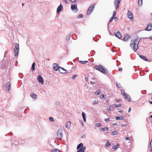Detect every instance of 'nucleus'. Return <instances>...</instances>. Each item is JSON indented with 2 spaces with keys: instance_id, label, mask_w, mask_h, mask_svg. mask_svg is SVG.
Masks as SVG:
<instances>
[{
  "instance_id": "338daca9",
  "label": "nucleus",
  "mask_w": 152,
  "mask_h": 152,
  "mask_svg": "<svg viewBox=\"0 0 152 152\" xmlns=\"http://www.w3.org/2000/svg\"><path fill=\"white\" fill-rule=\"evenodd\" d=\"M123 112V111L122 110H119L118 111V112L119 113H122Z\"/></svg>"
},
{
  "instance_id": "4d7b16f0",
  "label": "nucleus",
  "mask_w": 152,
  "mask_h": 152,
  "mask_svg": "<svg viewBox=\"0 0 152 152\" xmlns=\"http://www.w3.org/2000/svg\"><path fill=\"white\" fill-rule=\"evenodd\" d=\"M56 104L57 105H59L60 104V102H56Z\"/></svg>"
},
{
  "instance_id": "0e129e2a",
  "label": "nucleus",
  "mask_w": 152,
  "mask_h": 152,
  "mask_svg": "<svg viewBox=\"0 0 152 152\" xmlns=\"http://www.w3.org/2000/svg\"><path fill=\"white\" fill-rule=\"evenodd\" d=\"M91 79L93 80H96V77H93L92 78H91Z\"/></svg>"
},
{
  "instance_id": "a19ab883",
  "label": "nucleus",
  "mask_w": 152,
  "mask_h": 152,
  "mask_svg": "<svg viewBox=\"0 0 152 152\" xmlns=\"http://www.w3.org/2000/svg\"><path fill=\"white\" fill-rule=\"evenodd\" d=\"M49 120L53 122L54 121L53 118L52 117H50L49 118Z\"/></svg>"
},
{
  "instance_id": "5701e85b",
  "label": "nucleus",
  "mask_w": 152,
  "mask_h": 152,
  "mask_svg": "<svg viewBox=\"0 0 152 152\" xmlns=\"http://www.w3.org/2000/svg\"><path fill=\"white\" fill-rule=\"evenodd\" d=\"M125 119V118L124 116H116L115 117V119L117 120H124Z\"/></svg>"
},
{
  "instance_id": "5fc2aeb1",
  "label": "nucleus",
  "mask_w": 152,
  "mask_h": 152,
  "mask_svg": "<svg viewBox=\"0 0 152 152\" xmlns=\"http://www.w3.org/2000/svg\"><path fill=\"white\" fill-rule=\"evenodd\" d=\"M116 102H120L121 101V99H116Z\"/></svg>"
},
{
  "instance_id": "a878e982",
  "label": "nucleus",
  "mask_w": 152,
  "mask_h": 152,
  "mask_svg": "<svg viewBox=\"0 0 152 152\" xmlns=\"http://www.w3.org/2000/svg\"><path fill=\"white\" fill-rule=\"evenodd\" d=\"M35 62H33L31 65V70L32 71H34L35 69Z\"/></svg>"
},
{
  "instance_id": "e2e57ef3",
  "label": "nucleus",
  "mask_w": 152,
  "mask_h": 152,
  "mask_svg": "<svg viewBox=\"0 0 152 152\" xmlns=\"http://www.w3.org/2000/svg\"><path fill=\"white\" fill-rule=\"evenodd\" d=\"M80 122L81 124L82 125V126H83L84 124H83V122L82 121H80Z\"/></svg>"
},
{
  "instance_id": "603ef678",
  "label": "nucleus",
  "mask_w": 152,
  "mask_h": 152,
  "mask_svg": "<svg viewBox=\"0 0 152 152\" xmlns=\"http://www.w3.org/2000/svg\"><path fill=\"white\" fill-rule=\"evenodd\" d=\"M62 1L63 2L65 3L66 4H67V1L66 0H62Z\"/></svg>"
},
{
  "instance_id": "b1692460",
  "label": "nucleus",
  "mask_w": 152,
  "mask_h": 152,
  "mask_svg": "<svg viewBox=\"0 0 152 152\" xmlns=\"http://www.w3.org/2000/svg\"><path fill=\"white\" fill-rule=\"evenodd\" d=\"M82 117L83 118V121L85 122H86V115L85 113L84 112H83L82 113Z\"/></svg>"
},
{
  "instance_id": "6e6d98bb",
  "label": "nucleus",
  "mask_w": 152,
  "mask_h": 152,
  "mask_svg": "<svg viewBox=\"0 0 152 152\" xmlns=\"http://www.w3.org/2000/svg\"><path fill=\"white\" fill-rule=\"evenodd\" d=\"M126 124H122L121 125V127H124L126 126Z\"/></svg>"
},
{
  "instance_id": "393cba45",
  "label": "nucleus",
  "mask_w": 152,
  "mask_h": 152,
  "mask_svg": "<svg viewBox=\"0 0 152 152\" xmlns=\"http://www.w3.org/2000/svg\"><path fill=\"white\" fill-rule=\"evenodd\" d=\"M101 69H100V72L104 74H106V73L104 69H105L103 67V66L102 67Z\"/></svg>"
},
{
  "instance_id": "a18cd8bd",
  "label": "nucleus",
  "mask_w": 152,
  "mask_h": 152,
  "mask_svg": "<svg viewBox=\"0 0 152 152\" xmlns=\"http://www.w3.org/2000/svg\"><path fill=\"white\" fill-rule=\"evenodd\" d=\"M101 124L100 123H97L96 125V126H97V127H100L101 126Z\"/></svg>"
},
{
  "instance_id": "de8ad7c7",
  "label": "nucleus",
  "mask_w": 152,
  "mask_h": 152,
  "mask_svg": "<svg viewBox=\"0 0 152 152\" xmlns=\"http://www.w3.org/2000/svg\"><path fill=\"white\" fill-rule=\"evenodd\" d=\"M118 148L116 146H114L113 147V149L116 150Z\"/></svg>"
},
{
  "instance_id": "7ed1b4c3",
  "label": "nucleus",
  "mask_w": 152,
  "mask_h": 152,
  "mask_svg": "<svg viewBox=\"0 0 152 152\" xmlns=\"http://www.w3.org/2000/svg\"><path fill=\"white\" fill-rule=\"evenodd\" d=\"M15 56H17L18 54V53L19 51V45L17 43H15Z\"/></svg>"
},
{
  "instance_id": "72a5a7b5",
  "label": "nucleus",
  "mask_w": 152,
  "mask_h": 152,
  "mask_svg": "<svg viewBox=\"0 0 152 152\" xmlns=\"http://www.w3.org/2000/svg\"><path fill=\"white\" fill-rule=\"evenodd\" d=\"M100 92H101V91L100 90H97L95 92V94L96 95H98L99 94H100Z\"/></svg>"
},
{
  "instance_id": "4c0bfd02",
  "label": "nucleus",
  "mask_w": 152,
  "mask_h": 152,
  "mask_svg": "<svg viewBox=\"0 0 152 152\" xmlns=\"http://www.w3.org/2000/svg\"><path fill=\"white\" fill-rule=\"evenodd\" d=\"M59 68L61 69H62V70H64V72H65V73H67V70L65 69L64 68L60 66L59 67Z\"/></svg>"
},
{
  "instance_id": "13d9d810",
  "label": "nucleus",
  "mask_w": 152,
  "mask_h": 152,
  "mask_svg": "<svg viewBox=\"0 0 152 152\" xmlns=\"http://www.w3.org/2000/svg\"><path fill=\"white\" fill-rule=\"evenodd\" d=\"M122 70H123L122 68H120L118 69L119 71H120V72Z\"/></svg>"
},
{
  "instance_id": "20e7f679",
  "label": "nucleus",
  "mask_w": 152,
  "mask_h": 152,
  "mask_svg": "<svg viewBox=\"0 0 152 152\" xmlns=\"http://www.w3.org/2000/svg\"><path fill=\"white\" fill-rule=\"evenodd\" d=\"M95 6V4H93L91 5L88 8L87 12V15L90 14L94 10Z\"/></svg>"
},
{
  "instance_id": "ddd939ff",
  "label": "nucleus",
  "mask_w": 152,
  "mask_h": 152,
  "mask_svg": "<svg viewBox=\"0 0 152 152\" xmlns=\"http://www.w3.org/2000/svg\"><path fill=\"white\" fill-rule=\"evenodd\" d=\"M152 30V25L151 23L148 24L146 28L145 29V30L146 31H150Z\"/></svg>"
},
{
  "instance_id": "f704fd0d",
  "label": "nucleus",
  "mask_w": 152,
  "mask_h": 152,
  "mask_svg": "<svg viewBox=\"0 0 152 152\" xmlns=\"http://www.w3.org/2000/svg\"><path fill=\"white\" fill-rule=\"evenodd\" d=\"M114 18V17H113V16H112V17L110 18V20H109V22L107 24L108 25L109 24V23H111V22H112V21L113 20Z\"/></svg>"
},
{
  "instance_id": "f8f14e48",
  "label": "nucleus",
  "mask_w": 152,
  "mask_h": 152,
  "mask_svg": "<svg viewBox=\"0 0 152 152\" xmlns=\"http://www.w3.org/2000/svg\"><path fill=\"white\" fill-rule=\"evenodd\" d=\"M128 17L131 20H133L132 14V12L129 10L128 12Z\"/></svg>"
},
{
  "instance_id": "2eb2a0df",
  "label": "nucleus",
  "mask_w": 152,
  "mask_h": 152,
  "mask_svg": "<svg viewBox=\"0 0 152 152\" xmlns=\"http://www.w3.org/2000/svg\"><path fill=\"white\" fill-rule=\"evenodd\" d=\"M130 36L128 34H126L124 35V37L123 40L124 41H126L128 39L130 38Z\"/></svg>"
},
{
  "instance_id": "6ab92c4d",
  "label": "nucleus",
  "mask_w": 152,
  "mask_h": 152,
  "mask_svg": "<svg viewBox=\"0 0 152 152\" xmlns=\"http://www.w3.org/2000/svg\"><path fill=\"white\" fill-rule=\"evenodd\" d=\"M139 57L140 58L145 61H148V58L145 56L142 55H140Z\"/></svg>"
},
{
  "instance_id": "c756f323",
  "label": "nucleus",
  "mask_w": 152,
  "mask_h": 152,
  "mask_svg": "<svg viewBox=\"0 0 152 152\" xmlns=\"http://www.w3.org/2000/svg\"><path fill=\"white\" fill-rule=\"evenodd\" d=\"M112 135H114L117 134V131H112L111 133Z\"/></svg>"
},
{
  "instance_id": "f3484780",
  "label": "nucleus",
  "mask_w": 152,
  "mask_h": 152,
  "mask_svg": "<svg viewBox=\"0 0 152 152\" xmlns=\"http://www.w3.org/2000/svg\"><path fill=\"white\" fill-rule=\"evenodd\" d=\"M71 125V122L70 121L67 122L66 123V127L68 129H69Z\"/></svg>"
},
{
  "instance_id": "680f3d73",
  "label": "nucleus",
  "mask_w": 152,
  "mask_h": 152,
  "mask_svg": "<svg viewBox=\"0 0 152 152\" xmlns=\"http://www.w3.org/2000/svg\"><path fill=\"white\" fill-rule=\"evenodd\" d=\"M114 18L115 21H116L118 20V18L116 17H114Z\"/></svg>"
},
{
  "instance_id": "4468645a",
  "label": "nucleus",
  "mask_w": 152,
  "mask_h": 152,
  "mask_svg": "<svg viewBox=\"0 0 152 152\" xmlns=\"http://www.w3.org/2000/svg\"><path fill=\"white\" fill-rule=\"evenodd\" d=\"M5 87L7 88V89L6 90L7 92H9L10 88V82H8L5 84Z\"/></svg>"
},
{
  "instance_id": "69168bd1",
  "label": "nucleus",
  "mask_w": 152,
  "mask_h": 152,
  "mask_svg": "<svg viewBox=\"0 0 152 152\" xmlns=\"http://www.w3.org/2000/svg\"><path fill=\"white\" fill-rule=\"evenodd\" d=\"M85 137H86L84 135H83L82 136V138L83 139V138H85Z\"/></svg>"
},
{
  "instance_id": "49530a36",
  "label": "nucleus",
  "mask_w": 152,
  "mask_h": 152,
  "mask_svg": "<svg viewBox=\"0 0 152 152\" xmlns=\"http://www.w3.org/2000/svg\"><path fill=\"white\" fill-rule=\"evenodd\" d=\"M91 53L94 56V55L95 54V51L94 50H92L91 52Z\"/></svg>"
},
{
  "instance_id": "774afa93",
  "label": "nucleus",
  "mask_w": 152,
  "mask_h": 152,
  "mask_svg": "<svg viewBox=\"0 0 152 152\" xmlns=\"http://www.w3.org/2000/svg\"><path fill=\"white\" fill-rule=\"evenodd\" d=\"M131 110V107H129V110H128V112L129 113L130 111Z\"/></svg>"
},
{
  "instance_id": "1a4fd4ad",
  "label": "nucleus",
  "mask_w": 152,
  "mask_h": 152,
  "mask_svg": "<svg viewBox=\"0 0 152 152\" xmlns=\"http://www.w3.org/2000/svg\"><path fill=\"white\" fill-rule=\"evenodd\" d=\"M60 66H58V64L57 63H54L53 64V69L55 71H57L58 70Z\"/></svg>"
},
{
  "instance_id": "052dcab7",
  "label": "nucleus",
  "mask_w": 152,
  "mask_h": 152,
  "mask_svg": "<svg viewBox=\"0 0 152 152\" xmlns=\"http://www.w3.org/2000/svg\"><path fill=\"white\" fill-rule=\"evenodd\" d=\"M117 124L116 123H114L113 124V126H116Z\"/></svg>"
},
{
  "instance_id": "9b49d317",
  "label": "nucleus",
  "mask_w": 152,
  "mask_h": 152,
  "mask_svg": "<svg viewBox=\"0 0 152 152\" xmlns=\"http://www.w3.org/2000/svg\"><path fill=\"white\" fill-rule=\"evenodd\" d=\"M63 7L62 4H61L58 6L56 12L57 13H59L60 12L63 10Z\"/></svg>"
},
{
  "instance_id": "8fccbe9b",
  "label": "nucleus",
  "mask_w": 152,
  "mask_h": 152,
  "mask_svg": "<svg viewBox=\"0 0 152 152\" xmlns=\"http://www.w3.org/2000/svg\"><path fill=\"white\" fill-rule=\"evenodd\" d=\"M116 86H117L119 88H120L121 87V85L120 84H117V83H116Z\"/></svg>"
},
{
  "instance_id": "37998d69",
  "label": "nucleus",
  "mask_w": 152,
  "mask_h": 152,
  "mask_svg": "<svg viewBox=\"0 0 152 152\" xmlns=\"http://www.w3.org/2000/svg\"><path fill=\"white\" fill-rule=\"evenodd\" d=\"M116 12L115 11H114L113 12V16H112L113 17H114L115 16V15H116Z\"/></svg>"
},
{
  "instance_id": "c9c22d12",
  "label": "nucleus",
  "mask_w": 152,
  "mask_h": 152,
  "mask_svg": "<svg viewBox=\"0 0 152 152\" xmlns=\"http://www.w3.org/2000/svg\"><path fill=\"white\" fill-rule=\"evenodd\" d=\"M79 62L82 64H84L88 62V61H80Z\"/></svg>"
},
{
  "instance_id": "c85d7f7f",
  "label": "nucleus",
  "mask_w": 152,
  "mask_h": 152,
  "mask_svg": "<svg viewBox=\"0 0 152 152\" xmlns=\"http://www.w3.org/2000/svg\"><path fill=\"white\" fill-rule=\"evenodd\" d=\"M52 152H61L58 149H56L52 150Z\"/></svg>"
},
{
  "instance_id": "a211bd4d",
  "label": "nucleus",
  "mask_w": 152,
  "mask_h": 152,
  "mask_svg": "<svg viewBox=\"0 0 152 152\" xmlns=\"http://www.w3.org/2000/svg\"><path fill=\"white\" fill-rule=\"evenodd\" d=\"M86 149V147L85 146H84L82 148L78 149V150L76 152H84L85 151Z\"/></svg>"
},
{
  "instance_id": "0eeeda50",
  "label": "nucleus",
  "mask_w": 152,
  "mask_h": 152,
  "mask_svg": "<svg viewBox=\"0 0 152 152\" xmlns=\"http://www.w3.org/2000/svg\"><path fill=\"white\" fill-rule=\"evenodd\" d=\"M37 80L38 82L41 83L42 84H44V80L43 77H42L40 75H38L37 77Z\"/></svg>"
},
{
  "instance_id": "4be33fe9",
  "label": "nucleus",
  "mask_w": 152,
  "mask_h": 152,
  "mask_svg": "<svg viewBox=\"0 0 152 152\" xmlns=\"http://www.w3.org/2000/svg\"><path fill=\"white\" fill-rule=\"evenodd\" d=\"M102 67V66L101 65H100L99 66H98V65L95 66H94V68L96 69L99 71H100V69H101V68Z\"/></svg>"
},
{
  "instance_id": "3c124183",
  "label": "nucleus",
  "mask_w": 152,
  "mask_h": 152,
  "mask_svg": "<svg viewBox=\"0 0 152 152\" xmlns=\"http://www.w3.org/2000/svg\"><path fill=\"white\" fill-rule=\"evenodd\" d=\"M125 139L126 140H130V138L129 137H126L125 138Z\"/></svg>"
},
{
  "instance_id": "412c9836",
  "label": "nucleus",
  "mask_w": 152,
  "mask_h": 152,
  "mask_svg": "<svg viewBox=\"0 0 152 152\" xmlns=\"http://www.w3.org/2000/svg\"><path fill=\"white\" fill-rule=\"evenodd\" d=\"M83 143H80L77 146V149H79L82 148L83 147Z\"/></svg>"
},
{
  "instance_id": "2f4dec72",
  "label": "nucleus",
  "mask_w": 152,
  "mask_h": 152,
  "mask_svg": "<svg viewBox=\"0 0 152 152\" xmlns=\"http://www.w3.org/2000/svg\"><path fill=\"white\" fill-rule=\"evenodd\" d=\"M142 0H138V4L139 5L141 6L142 5Z\"/></svg>"
},
{
  "instance_id": "dca6fc26",
  "label": "nucleus",
  "mask_w": 152,
  "mask_h": 152,
  "mask_svg": "<svg viewBox=\"0 0 152 152\" xmlns=\"http://www.w3.org/2000/svg\"><path fill=\"white\" fill-rule=\"evenodd\" d=\"M115 36L119 39H121V35L119 31H118L115 34Z\"/></svg>"
},
{
  "instance_id": "c03bdc74",
  "label": "nucleus",
  "mask_w": 152,
  "mask_h": 152,
  "mask_svg": "<svg viewBox=\"0 0 152 152\" xmlns=\"http://www.w3.org/2000/svg\"><path fill=\"white\" fill-rule=\"evenodd\" d=\"M104 121L107 122H108V121H110V119L109 118H105V119H104Z\"/></svg>"
},
{
  "instance_id": "bb28decb",
  "label": "nucleus",
  "mask_w": 152,
  "mask_h": 152,
  "mask_svg": "<svg viewBox=\"0 0 152 152\" xmlns=\"http://www.w3.org/2000/svg\"><path fill=\"white\" fill-rule=\"evenodd\" d=\"M100 129L101 131H107L108 130V128L107 127H105L104 128H101L99 129Z\"/></svg>"
},
{
  "instance_id": "473e14b6",
  "label": "nucleus",
  "mask_w": 152,
  "mask_h": 152,
  "mask_svg": "<svg viewBox=\"0 0 152 152\" xmlns=\"http://www.w3.org/2000/svg\"><path fill=\"white\" fill-rule=\"evenodd\" d=\"M58 70L59 72L61 73H65V72L64 71V70H62L61 69L59 68Z\"/></svg>"
},
{
  "instance_id": "7c9ffc66",
  "label": "nucleus",
  "mask_w": 152,
  "mask_h": 152,
  "mask_svg": "<svg viewBox=\"0 0 152 152\" xmlns=\"http://www.w3.org/2000/svg\"><path fill=\"white\" fill-rule=\"evenodd\" d=\"M71 36V34H69L67 35L66 37V40L67 41H68L69 40V39L70 38Z\"/></svg>"
},
{
  "instance_id": "39448f33",
  "label": "nucleus",
  "mask_w": 152,
  "mask_h": 152,
  "mask_svg": "<svg viewBox=\"0 0 152 152\" xmlns=\"http://www.w3.org/2000/svg\"><path fill=\"white\" fill-rule=\"evenodd\" d=\"M121 94L123 96L124 98L125 99H126L128 100V102H129L131 101V97L127 93L124 92L122 93V91H121Z\"/></svg>"
},
{
  "instance_id": "ea45409f",
  "label": "nucleus",
  "mask_w": 152,
  "mask_h": 152,
  "mask_svg": "<svg viewBox=\"0 0 152 152\" xmlns=\"http://www.w3.org/2000/svg\"><path fill=\"white\" fill-rule=\"evenodd\" d=\"M121 104H114V106L116 107H121Z\"/></svg>"
},
{
  "instance_id": "58836bf2",
  "label": "nucleus",
  "mask_w": 152,
  "mask_h": 152,
  "mask_svg": "<svg viewBox=\"0 0 152 152\" xmlns=\"http://www.w3.org/2000/svg\"><path fill=\"white\" fill-rule=\"evenodd\" d=\"M83 15L82 14H80L77 16L78 18H82L83 17Z\"/></svg>"
},
{
  "instance_id": "864d4df0",
  "label": "nucleus",
  "mask_w": 152,
  "mask_h": 152,
  "mask_svg": "<svg viewBox=\"0 0 152 152\" xmlns=\"http://www.w3.org/2000/svg\"><path fill=\"white\" fill-rule=\"evenodd\" d=\"M100 97L101 98H103L104 97V95L103 94H102L101 95Z\"/></svg>"
},
{
  "instance_id": "f257e3e1",
  "label": "nucleus",
  "mask_w": 152,
  "mask_h": 152,
  "mask_svg": "<svg viewBox=\"0 0 152 152\" xmlns=\"http://www.w3.org/2000/svg\"><path fill=\"white\" fill-rule=\"evenodd\" d=\"M141 39L137 38L134 40L132 39L131 40L130 46L134 52H136L138 49V44Z\"/></svg>"
},
{
  "instance_id": "aec40b11",
  "label": "nucleus",
  "mask_w": 152,
  "mask_h": 152,
  "mask_svg": "<svg viewBox=\"0 0 152 152\" xmlns=\"http://www.w3.org/2000/svg\"><path fill=\"white\" fill-rule=\"evenodd\" d=\"M30 96H31L34 99H37V94H34L33 92H32L30 94Z\"/></svg>"
},
{
  "instance_id": "9d476101",
  "label": "nucleus",
  "mask_w": 152,
  "mask_h": 152,
  "mask_svg": "<svg viewBox=\"0 0 152 152\" xmlns=\"http://www.w3.org/2000/svg\"><path fill=\"white\" fill-rule=\"evenodd\" d=\"M77 6L75 4H72L71 5V7L72 10H75L76 12L78 11V10L77 8Z\"/></svg>"
},
{
  "instance_id": "cd10ccee",
  "label": "nucleus",
  "mask_w": 152,
  "mask_h": 152,
  "mask_svg": "<svg viewBox=\"0 0 152 152\" xmlns=\"http://www.w3.org/2000/svg\"><path fill=\"white\" fill-rule=\"evenodd\" d=\"M111 145V143L109 142V141H108L107 142L106 144H105V145L106 147L108 148Z\"/></svg>"
},
{
  "instance_id": "e433bc0d",
  "label": "nucleus",
  "mask_w": 152,
  "mask_h": 152,
  "mask_svg": "<svg viewBox=\"0 0 152 152\" xmlns=\"http://www.w3.org/2000/svg\"><path fill=\"white\" fill-rule=\"evenodd\" d=\"M109 107L110 108V110H111L112 111H113V110L114 109V107L113 106L110 105L109 106Z\"/></svg>"
},
{
  "instance_id": "423d86ee",
  "label": "nucleus",
  "mask_w": 152,
  "mask_h": 152,
  "mask_svg": "<svg viewBox=\"0 0 152 152\" xmlns=\"http://www.w3.org/2000/svg\"><path fill=\"white\" fill-rule=\"evenodd\" d=\"M121 0H115L114 1V6L116 10L118 9L119 8V5L120 3Z\"/></svg>"
},
{
  "instance_id": "f03ea898",
  "label": "nucleus",
  "mask_w": 152,
  "mask_h": 152,
  "mask_svg": "<svg viewBox=\"0 0 152 152\" xmlns=\"http://www.w3.org/2000/svg\"><path fill=\"white\" fill-rule=\"evenodd\" d=\"M57 138L60 140H62L63 138V131L61 129H58L57 132Z\"/></svg>"
},
{
  "instance_id": "09e8293b",
  "label": "nucleus",
  "mask_w": 152,
  "mask_h": 152,
  "mask_svg": "<svg viewBox=\"0 0 152 152\" xmlns=\"http://www.w3.org/2000/svg\"><path fill=\"white\" fill-rule=\"evenodd\" d=\"M98 103V102H97L96 100H94L93 102V104L94 105L96 104H97Z\"/></svg>"
},
{
  "instance_id": "bf43d9fd",
  "label": "nucleus",
  "mask_w": 152,
  "mask_h": 152,
  "mask_svg": "<svg viewBox=\"0 0 152 152\" xmlns=\"http://www.w3.org/2000/svg\"><path fill=\"white\" fill-rule=\"evenodd\" d=\"M70 1L72 3H75L76 1V0H70Z\"/></svg>"
},
{
  "instance_id": "6e6552de",
  "label": "nucleus",
  "mask_w": 152,
  "mask_h": 152,
  "mask_svg": "<svg viewBox=\"0 0 152 152\" xmlns=\"http://www.w3.org/2000/svg\"><path fill=\"white\" fill-rule=\"evenodd\" d=\"M6 65V61L4 59H3L0 62V66L2 69H4Z\"/></svg>"
},
{
  "instance_id": "79ce46f5",
  "label": "nucleus",
  "mask_w": 152,
  "mask_h": 152,
  "mask_svg": "<svg viewBox=\"0 0 152 152\" xmlns=\"http://www.w3.org/2000/svg\"><path fill=\"white\" fill-rule=\"evenodd\" d=\"M77 75H74L73 76H72V80H73L75 79V78L77 77Z\"/></svg>"
}]
</instances>
